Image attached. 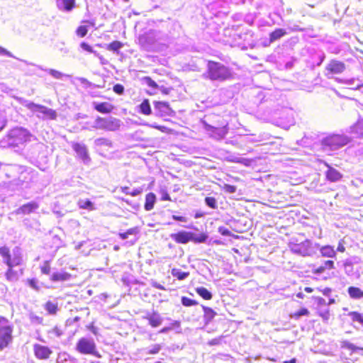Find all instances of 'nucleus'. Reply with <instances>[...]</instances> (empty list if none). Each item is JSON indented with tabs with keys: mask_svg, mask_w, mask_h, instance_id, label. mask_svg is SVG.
Instances as JSON below:
<instances>
[{
	"mask_svg": "<svg viewBox=\"0 0 363 363\" xmlns=\"http://www.w3.org/2000/svg\"><path fill=\"white\" fill-rule=\"evenodd\" d=\"M172 218L175 220L181 221V222H186L187 218L184 216H172Z\"/></svg>",
	"mask_w": 363,
	"mask_h": 363,
	"instance_id": "obj_56",
	"label": "nucleus"
},
{
	"mask_svg": "<svg viewBox=\"0 0 363 363\" xmlns=\"http://www.w3.org/2000/svg\"><path fill=\"white\" fill-rule=\"evenodd\" d=\"M121 125V120L116 118L112 116L106 118L97 117L94 121L93 128L108 131H116L120 128Z\"/></svg>",
	"mask_w": 363,
	"mask_h": 363,
	"instance_id": "obj_6",
	"label": "nucleus"
},
{
	"mask_svg": "<svg viewBox=\"0 0 363 363\" xmlns=\"http://www.w3.org/2000/svg\"><path fill=\"white\" fill-rule=\"evenodd\" d=\"M325 268L333 269L334 268V262L332 260H328L325 262Z\"/></svg>",
	"mask_w": 363,
	"mask_h": 363,
	"instance_id": "obj_57",
	"label": "nucleus"
},
{
	"mask_svg": "<svg viewBox=\"0 0 363 363\" xmlns=\"http://www.w3.org/2000/svg\"><path fill=\"white\" fill-rule=\"evenodd\" d=\"M13 326L9 320L0 316V351L6 348L13 341Z\"/></svg>",
	"mask_w": 363,
	"mask_h": 363,
	"instance_id": "obj_3",
	"label": "nucleus"
},
{
	"mask_svg": "<svg viewBox=\"0 0 363 363\" xmlns=\"http://www.w3.org/2000/svg\"><path fill=\"white\" fill-rule=\"evenodd\" d=\"M45 309L48 312L50 315L56 314L58 307L57 303L53 301H48L45 305Z\"/></svg>",
	"mask_w": 363,
	"mask_h": 363,
	"instance_id": "obj_29",
	"label": "nucleus"
},
{
	"mask_svg": "<svg viewBox=\"0 0 363 363\" xmlns=\"http://www.w3.org/2000/svg\"><path fill=\"white\" fill-rule=\"evenodd\" d=\"M39 208L37 202L32 201L23 205L16 211V214H30Z\"/></svg>",
	"mask_w": 363,
	"mask_h": 363,
	"instance_id": "obj_15",
	"label": "nucleus"
},
{
	"mask_svg": "<svg viewBox=\"0 0 363 363\" xmlns=\"http://www.w3.org/2000/svg\"><path fill=\"white\" fill-rule=\"evenodd\" d=\"M23 105L33 113H36V116L43 120H53L57 117L55 111L43 105L36 104L33 102H29L28 101H24Z\"/></svg>",
	"mask_w": 363,
	"mask_h": 363,
	"instance_id": "obj_4",
	"label": "nucleus"
},
{
	"mask_svg": "<svg viewBox=\"0 0 363 363\" xmlns=\"http://www.w3.org/2000/svg\"><path fill=\"white\" fill-rule=\"evenodd\" d=\"M128 235H135L138 233V229L137 228H133L126 231Z\"/></svg>",
	"mask_w": 363,
	"mask_h": 363,
	"instance_id": "obj_58",
	"label": "nucleus"
},
{
	"mask_svg": "<svg viewBox=\"0 0 363 363\" xmlns=\"http://www.w3.org/2000/svg\"><path fill=\"white\" fill-rule=\"evenodd\" d=\"M119 236L121 239L125 240L128 238L129 235H128V233L126 232H125V233H120Z\"/></svg>",
	"mask_w": 363,
	"mask_h": 363,
	"instance_id": "obj_64",
	"label": "nucleus"
},
{
	"mask_svg": "<svg viewBox=\"0 0 363 363\" xmlns=\"http://www.w3.org/2000/svg\"><path fill=\"white\" fill-rule=\"evenodd\" d=\"M145 83L150 87L156 88L157 86L155 82H154L151 78L150 77H145L144 79Z\"/></svg>",
	"mask_w": 363,
	"mask_h": 363,
	"instance_id": "obj_51",
	"label": "nucleus"
},
{
	"mask_svg": "<svg viewBox=\"0 0 363 363\" xmlns=\"http://www.w3.org/2000/svg\"><path fill=\"white\" fill-rule=\"evenodd\" d=\"M182 303L185 306H191L197 304V302L194 300H192L189 298L183 296L182 298Z\"/></svg>",
	"mask_w": 363,
	"mask_h": 363,
	"instance_id": "obj_41",
	"label": "nucleus"
},
{
	"mask_svg": "<svg viewBox=\"0 0 363 363\" xmlns=\"http://www.w3.org/2000/svg\"><path fill=\"white\" fill-rule=\"evenodd\" d=\"M354 318L356 320L359 321V323H363V318L359 313H354Z\"/></svg>",
	"mask_w": 363,
	"mask_h": 363,
	"instance_id": "obj_62",
	"label": "nucleus"
},
{
	"mask_svg": "<svg viewBox=\"0 0 363 363\" xmlns=\"http://www.w3.org/2000/svg\"><path fill=\"white\" fill-rule=\"evenodd\" d=\"M140 112L145 115H150L151 113V108L148 100H144L140 105Z\"/></svg>",
	"mask_w": 363,
	"mask_h": 363,
	"instance_id": "obj_31",
	"label": "nucleus"
},
{
	"mask_svg": "<svg viewBox=\"0 0 363 363\" xmlns=\"http://www.w3.org/2000/svg\"><path fill=\"white\" fill-rule=\"evenodd\" d=\"M155 108L158 112L160 116H172L174 114L173 110L166 102L156 101L155 102Z\"/></svg>",
	"mask_w": 363,
	"mask_h": 363,
	"instance_id": "obj_13",
	"label": "nucleus"
},
{
	"mask_svg": "<svg viewBox=\"0 0 363 363\" xmlns=\"http://www.w3.org/2000/svg\"><path fill=\"white\" fill-rule=\"evenodd\" d=\"M348 294L352 298H360L363 297V291L359 288L354 286L349 287Z\"/></svg>",
	"mask_w": 363,
	"mask_h": 363,
	"instance_id": "obj_26",
	"label": "nucleus"
},
{
	"mask_svg": "<svg viewBox=\"0 0 363 363\" xmlns=\"http://www.w3.org/2000/svg\"><path fill=\"white\" fill-rule=\"evenodd\" d=\"M349 133L354 134L356 137L363 138V120L359 119L355 124L350 126Z\"/></svg>",
	"mask_w": 363,
	"mask_h": 363,
	"instance_id": "obj_21",
	"label": "nucleus"
},
{
	"mask_svg": "<svg viewBox=\"0 0 363 363\" xmlns=\"http://www.w3.org/2000/svg\"><path fill=\"white\" fill-rule=\"evenodd\" d=\"M319 244L313 243L309 240H306L303 242L292 245L291 247V251L302 256H312L315 254Z\"/></svg>",
	"mask_w": 363,
	"mask_h": 363,
	"instance_id": "obj_7",
	"label": "nucleus"
},
{
	"mask_svg": "<svg viewBox=\"0 0 363 363\" xmlns=\"http://www.w3.org/2000/svg\"><path fill=\"white\" fill-rule=\"evenodd\" d=\"M72 275L65 271L55 272L51 274L50 280L52 281H65L70 279Z\"/></svg>",
	"mask_w": 363,
	"mask_h": 363,
	"instance_id": "obj_17",
	"label": "nucleus"
},
{
	"mask_svg": "<svg viewBox=\"0 0 363 363\" xmlns=\"http://www.w3.org/2000/svg\"><path fill=\"white\" fill-rule=\"evenodd\" d=\"M76 350L82 354H91L101 358V354L96 350V345L91 337H82L76 344Z\"/></svg>",
	"mask_w": 363,
	"mask_h": 363,
	"instance_id": "obj_5",
	"label": "nucleus"
},
{
	"mask_svg": "<svg viewBox=\"0 0 363 363\" xmlns=\"http://www.w3.org/2000/svg\"><path fill=\"white\" fill-rule=\"evenodd\" d=\"M325 176L328 180L332 182H336L340 181L342 175L337 169L332 167L328 166V169L325 172Z\"/></svg>",
	"mask_w": 363,
	"mask_h": 363,
	"instance_id": "obj_16",
	"label": "nucleus"
},
{
	"mask_svg": "<svg viewBox=\"0 0 363 363\" xmlns=\"http://www.w3.org/2000/svg\"><path fill=\"white\" fill-rule=\"evenodd\" d=\"M228 160L236 163H243L245 160L235 155H230L228 157Z\"/></svg>",
	"mask_w": 363,
	"mask_h": 363,
	"instance_id": "obj_46",
	"label": "nucleus"
},
{
	"mask_svg": "<svg viewBox=\"0 0 363 363\" xmlns=\"http://www.w3.org/2000/svg\"><path fill=\"white\" fill-rule=\"evenodd\" d=\"M0 255L3 257L4 263L6 264L7 262H9L11 255L9 249L7 247L4 246L0 247Z\"/></svg>",
	"mask_w": 363,
	"mask_h": 363,
	"instance_id": "obj_32",
	"label": "nucleus"
},
{
	"mask_svg": "<svg viewBox=\"0 0 363 363\" xmlns=\"http://www.w3.org/2000/svg\"><path fill=\"white\" fill-rule=\"evenodd\" d=\"M123 44L120 41H113L107 45V50L113 52H118L121 48H122Z\"/></svg>",
	"mask_w": 363,
	"mask_h": 363,
	"instance_id": "obj_33",
	"label": "nucleus"
},
{
	"mask_svg": "<svg viewBox=\"0 0 363 363\" xmlns=\"http://www.w3.org/2000/svg\"><path fill=\"white\" fill-rule=\"evenodd\" d=\"M45 70L55 79H61L63 76H65L63 73L53 69H47Z\"/></svg>",
	"mask_w": 363,
	"mask_h": 363,
	"instance_id": "obj_38",
	"label": "nucleus"
},
{
	"mask_svg": "<svg viewBox=\"0 0 363 363\" xmlns=\"http://www.w3.org/2000/svg\"><path fill=\"white\" fill-rule=\"evenodd\" d=\"M345 65L343 62L333 60L329 62L325 67V75L330 77V74H340L345 71Z\"/></svg>",
	"mask_w": 363,
	"mask_h": 363,
	"instance_id": "obj_10",
	"label": "nucleus"
},
{
	"mask_svg": "<svg viewBox=\"0 0 363 363\" xmlns=\"http://www.w3.org/2000/svg\"><path fill=\"white\" fill-rule=\"evenodd\" d=\"M320 250L321 255L325 257L333 258L336 256V251L331 245H325L318 248Z\"/></svg>",
	"mask_w": 363,
	"mask_h": 363,
	"instance_id": "obj_22",
	"label": "nucleus"
},
{
	"mask_svg": "<svg viewBox=\"0 0 363 363\" xmlns=\"http://www.w3.org/2000/svg\"><path fill=\"white\" fill-rule=\"evenodd\" d=\"M162 200L163 201H169L170 200V196L167 193V192H164L162 196Z\"/></svg>",
	"mask_w": 363,
	"mask_h": 363,
	"instance_id": "obj_63",
	"label": "nucleus"
},
{
	"mask_svg": "<svg viewBox=\"0 0 363 363\" xmlns=\"http://www.w3.org/2000/svg\"><path fill=\"white\" fill-rule=\"evenodd\" d=\"M294 123V118L291 116H289L287 118L286 121H281L279 125L281 126L283 128H288L291 125Z\"/></svg>",
	"mask_w": 363,
	"mask_h": 363,
	"instance_id": "obj_40",
	"label": "nucleus"
},
{
	"mask_svg": "<svg viewBox=\"0 0 363 363\" xmlns=\"http://www.w3.org/2000/svg\"><path fill=\"white\" fill-rule=\"evenodd\" d=\"M145 318L148 320L150 325L153 328L160 326L162 323V318L157 312L147 313Z\"/></svg>",
	"mask_w": 363,
	"mask_h": 363,
	"instance_id": "obj_19",
	"label": "nucleus"
},
{
	"mask_svg": "<svg viewBox=\"0 0 363 363\" xmlns=\"http://www.w3.org/2000/svg\"><path fill=\"white\" fill-rule=\"evenodd\" d=\"M0 55H7L9 57H13V56L11 54V52H10L9 51L6 50V49H4L2 47H0Z\"/></svg>",
	"mask_w": 363,
	"mask_h": 363,
	"instance_id": "obj_55",
	"label": "nucleus"
},
{
	"mask_svg": "<svg viewBox=\"0 0 363 363\" xmlns=\"http://www.w3.org/2000/svg\"><path fill=\"white\" fill-rule=\"evenodd\" d=\"M145 125H147V126L151 127V128H156L157 130H161L164 128V127H162V126H160V125H157L155 123H154V124L145 123Z\"/></svg>",
	"mask_w": 363,
	"mask_h": 363,
	"instance_id": "obj_60",
	"label": "nucleus"
},
{
	"mask_svg": "<svg viewBox=\"0 0 363 363\" xmlns=\"http://www.w3.org/2000/svg\"><path fill=\"white\" fill-rule=\"evenodd\" d=\"M309 313L308 311L306 308H303L298 311V315H306Z\"/></svg>",
	"mask_w": 363,
	"mask_h": 363,
	"instance_id": "obj_61",
	"label": "nucleus"
},
{
	"mask_svg": "<svg viewBox=\"0 0 363 363\" xmlns=\"http://www.w3.org/2000/svg\"><path fill=\"white\" fill-rule=\"evenodd\" d=\"M172 275L174 277L178 279L179 280H184L189 277V273L186 272H183L179 269L174 268L172 269Z\"/></svg>",
	"mask_w": 363,
	"mask_h": 363,
	"instance_id": "obj_28",
	"label": "nucleus"
},
{
	"mask_svg": "<svg viewBox=\"0 0 363 363\" xmlns=\"http://www.w3.org/2000/svg\"><path fill=\"white\" fill-rule=\"evenodd\" d=\"M155 200L156 196L153 193L147 194L145 197V209L146 211H151L154 207Z\"/></svg>",
	"mask_w": 363,
	"mask_h": 363,
	"instance_id": "obj_24",
	"label": "nucleus"
},
{
	"mask_svg": "<svg viewBox=\"0 0 363 363\" xmlns=\"http://www.w3.org/2000/svg\"><path fill=\"white\" fill-rule=\"evenodd\" d=\"M223 189L225 191L230 194H233L236 191V187L230 184H224Z\"/></svg>",
	"mask_w": 363,
	"mask_h": 363,
	"instance_id": "obj_49",
	"label": "nucleus"
},
{
	"mask_svg": "<svg viewBox=\"0 0 363 363\" xmlns=\"http://www.w3.org/2000/svg\"><path fill=\"white\" fill-rule=\"evenodd\" d=\"M113 90L115 93L121 95V94H123L124 92V87L123 85H121L120 84H117L113 86Z\"/></svg>",
	"mask_w": 363,
	"mask_h": 363,
	"instance_id": "obj_48",
	"label": "nucleus"
},
{
	"mask_svg": "<svg viewBox=\"0 0 363 363\" xmlns=\"http://www.w3.org/2000/svg\"><path fill=\"white\" fill-rule=\"evenodd\" d=\"M196 293L206 300H210L212 298L211 293L204 287H198L196 289Z\"/></svg>",
	"mask_w": 363,
	"mask_h": 363,
	"instance_id": "obj_30",
	"label": "nucleus"
},
{
	"mask_svg": "<svg viewBox=\"0 0 363 363\" xmlns=\"http://www.w3.org/2000/svg\"><path fill=\"white\" fill-rule=\"evenodd\" d=\"M66 356H67V354L66 353L59 354L57 359V362L62 363L63 362L66 361L67 360Z\"/></svg>",
	"mask_w": 363,
	"mask_h": 363,
	"instance_id": "obj_53",
	"label": "nucleus"
},
{
	"mask_svg": "<svg viewBox=\"0 0 363 363\" xmlns=\"http://www.w3.org/2000/svg\"><path fill=\"white\" fill-rule=\"evenodd\" d=\"M33 352L35 357L39 359H47L52 353V351L48 347L40 344L33 345Z\"/></svg>",
	"mask_w": 363,
	"mask_h": 363,
	"instance_id": "obj_12",
	"label": "nucleus"
},
{
	"mask_svg": "<svg viewBox=\"0 0 363 363\" xmlns=\"http://www.w3.org/2000/svg\"><path fill=\"white\" fill-rule=\"evenodd\" d=\"M170 237L177 243L186 244L189 241H194L195 242H203L206 240V237L201 235L199 237L191 232L180 231L177 233H172Z\"/></svg>",
	"mask_w": 363,
	"mask_h": 363,
	"instance_id": "obj_8",
	"label": "nucleus"
},
{
	"mask_svg": "<svg viewBox=\"0 0 363 363\" xmlns=\"http://www.w3.org/2000/svg\"><path fill=\"white\" fill-rule=\"evenodd\" d=\"M94 108L99 112L102 113H111L113 109V106L108 102L93 103Z\"/></svg>",
	"mask_w": 363,
	"mask_h": 363,
	"instance_id": "obj_20",
	"label": "nucleus"
},
{
	"mask_svg": "<svg viewBox=\"0 0 363 363\" xmlns=\"http://www.w3.org/2000/svg\"><path fill=\"white\" fill-rule=\"evenodd\" d=\"M160 350L161 346L158 344H155L150 348L149 351L147 352V354H157Z\"/></svg>",
	"mask_w": 363,
	"mask_h": 363,
	"instance_id": "obj_45",
	"label": "nucleus"
},
{
	"mask_svg": "<svg viewBox=\"0 0 363 363\" xmlns=\"http://www.w3.org/2000/svg\"><path fill=\"white\" fill-rule=\"evenodd\" d=\"M219 233H220L223 235H229L230 231L225 228H220Z\"/></svg>",
	"mask_w": 363,
	"mask_h": 363,
	"instance_id": "obj_59",
	"label": "nucleus"
},
{
	"mask_svg": "<svg viewBox=\"0 0 363 363\" xmlns=\"http://www.w3.org/2000/svg\"><path fill=\"white\" fill-rule=\"evenodd\" d=\"M203 77L211 81L223 82L228 79L231 76L230 70L220 62L209 61L207 70L203 74Z\"/></svg>",
	"mask_w": 363,
	"mask_h": 363,
	"instance_id": "obj_2",
	"label": "nucleus"
},
{
	"mask_svg": "<svg viewBox=\"0 0 363 363\" xmlns=\"http://www.w3.org/2000/svg\"><path fill=\"white\" fill-rule=\"evenodd\" d=\"M28 286L35 291H39L40 287L38 284V280L35 279H31L27 280Z\"/></svg>",
	"mask_w": 363,
	"mask_h": 363,
	"instance_id": "obj_43",
	"label": "nucleus"
},
{
	"mask_svg": "<svg viewBox=\"0 0 363 363\" xmlns=\"http://www.w3.org/2000/svg\"><path fill=\"white\" fill-rule=\"evenodd\" d=\"M203 309L204 311V320L207 324L216 316V313L212 308L206 306H203Z\"/></svg>",
	"mask_w": 363,
	"mask_h": 363,
	"instance_id": "obj_25",
	"label": "nucleus"
},
{
	"mask_svg": "<svg viewBox=\"0 0 363 363\" xmlns=\"http://www.w3.org/2000/svg\"><path fill=\"white\" fill-rule=\"evenodd\" d=\"M286 33V32L285 31V30H284L282 28L276 29L274 31H273L270 34V37H269L270 42H274L277 40H279V38H281V37L285 35Z\"/></svg>",
	"mask_w": 363,
	"mask_h": 363,
	"instance_id": "obj_27",
	"label": "nucleus"
},
{
	"mask_svg": "<svg viewBox=\"0 0 363 363\" xmlns=\"http://www.w3.org/2000/svg\"><path fill=\"white\" fill-rule=\"evenodd\" d=\"M21 262V258L19 256H14L13 258L10 257V260L6 263L9 267H13L14 266L19 265Z\"/></svg>",
	"mask_w": 363,
	"mask_h": 363,
	"instance_id": "obj_37",
	"label": "nucleus"
},
{
	"mask_svg": "<svg viewBox=\"0 0 363 363\" xmlns=\"http://www.w3.org/2000/svg\"><path fill=\"white\" fill-rule=\"evenodd\" d=\"M87 32H88V29H87L86 26H79L76 31L77 35H79L80 37L85 36L86 35Z\"/></svg>",
	"mask_w": 363,
	"mask_h": 363,
	"instance_id": "obj_44",
	"label": "nucleus"
},
{
	"mask_svg": "<svg viewBox=\"0 0 363 363\" xmlns=\"http://www.w3.org/2000/svg\"><path fill=\"white\" fill-rule=\"evenodd\" d=\"M73 149L77 154V155L83 160L86 164L90 162V157L88 154L86 147L80 143H75L73 145Z\"/></svg>",
	"mask_w": 363,
	"mask_h": 363,
	"instance_id": "obj_14",
	"label": "nucleus"
},
{
	"mask_svg": "<svg viewBox=\"0 0 363 363\" xmlns=\"http://www.w3.org/2000/svg\"><path fill=\"white\" fill-rule=\"evenodd\" d=\"M94 143L97 146L104 145L107 147H111L112 145V143L109 140L104 138H97L95 140Z\"/></svg>",
	"mask_w": 363,
	"mask_h": 363,
	"instance_id": "obj_36",
	"label": "nucleus"
},
{
	"mask_svg": "<svg viewBox=\"0 0 363 363\" xmlns=\"http://www.w3.org/2000/svg\"><path fill=\"white\" fill-rule=\"evenodd\" d=\"M220 342H221V337H219L211 340L208 342V345L211 346L217 345H219L220 343Z\"/></svg>",
	"mask_w": 363,
	"mask_h": 363,
	"instance_id": "obj_52",
	"label": "nucleus"
},
{
	"mask_svg": "<svg viewBox=\"0 0 363 363\" xmlns=\"http://www.w3.org/2000/svg\"><path fill=\"white\" fill-rule=\"evenodd\" d=\"M6 124V115L3 111H0V131L5 127Z\"/></svg>",
	"mask_w": 363,
	"mask_h": 363,
	"instance_id": "obj_47",
	"label": "nucleus"
},
{
	"mask_svg": "<svg viewBox=\"0 0 363 363\" xmlns=\"http://www.w3.org/2000/svg\"><path fill=\"white\" fill-rule=\"evenodd\" d=\"M205 129L207 132H208L211 137L216 140L223 139L228 133V128L226 126L216 128L205 123Z\"/></svg>",
	"mask_w": 363,
	"mask_h": 363,
	"instance_id": "obj_11",
	"label": "nucleus"
},
{
	"mask_svg": "<svg viewBox=\"0 0 363 363\" xmlns=\"http://www.w3.org/2000/svg\"><path fill=\"white\" fill-rule=\"evenodd\" d=\"M6 279L10 281H15L18 279L17 272L13 270L12 267H9V269L6 272Z\"/></svg>",
	"mask_w": 363,
	"mask_h": 363,
	"instance_id": "obj_34",
	"label": "nucleus"
},
{
	"mask_svg": "<svg viewBox=\"0 0 363 363\" xmlns=\"http://www.w3.org/2000/svg\"><path fill=\"white\" fill-rule=\"evenodd\" d=\"M337 251L340 252H344L345 251V247L344 246V242L342 240L339 242Z\"/></svg>",
	"mask_w": 363,
	"mask_h": 363,
	"instance_id": "obj_54",
	"label": "nucleus"
},
{
	"mask_svg": "<svg viewBox=\"0 0 363 363\" xmlns=\"http://www.w3.org/2000/svg\"><path fill=\"white\" fill-rule=\"evenodd\" d=\"M341 347L352 350V352H356L357 350H363V347H357L348 341L342 342Z\"/></svg>",
	"mask_w": 363,
	"mask_h": 363,
	"instance_id": "obj_35",
	"label": "nucleus"
},
{
	"mask_svg": "<svg viewBox=\"0 0 363 363\" xmlns=\"http://www.w3.org/2000/svg\"><path fill=\"white\" fill-rule=\"evenodd\" d=\"M206 204L211 208H217V202L215 198L213 197H206L205 199Z\"/></svg>",
	"mask_w": 363,
	"mask_h": 363,
	"instance_id": "obj_39",
	"label": "nucleus"
},
{
	"mask_svg": "<svg viewBox=\"0 0 363 363\" xmlns=\"http://www.w3.org/2000/svg\"><path fill=\"white\" fill-rule=\"evenodd\" d=\"M57 7L64 11H70L74 6L75 0H57Z\"/></svg>",
	"mask_w": 363,
	"mask_h": 363,
	"instance_id": "obj_18",
	"label": "nucleus"
},
{
	"mask_svg": "<svg viewBox=\"0 0 363 363\" xmlns=\"http://www.w3.org/2000/svg\"><path fill=\"white\" fill-rule=\"evenodd\" d=\"M41 272L44 274H50V265L48 261H45L43 264L40 267Z\"/></svg>",
	"mask_w": 363,
	"mask_h": 363,
	"instance_id": "obj_42",
	"label": "nucleus"
},
{
	"mask_svg": "<svg viewBox=\"0 0 363 363\" xmlns=\"http://www.w3.org/2000/svg\"><path fill=\"white\" fill-rule=\"evenodd\" d=\"M80 47L84 50H86L90 53H93L94 52V51L93 50L92 48L89 45L87 44L86 43H82L80 44Z\"/></svg>",
	"mask_w": 363,
	"mask_h": 363,
	"instance_id": "obj_50",
	"label": "nucleus"
},
{
	"mask_svg": "<svg viewBox=\"0 0 363 363\" xmlns=\"http://www.w3.org/2000/svg\"><path fill=\"white\" fill-rule=\"evenodd\" d=\"M31 137L32 135L28 130L23 128H15L11 130L0 141V145L2 147H21L30 141Z\"/></svg>",
	"mask_w": 363,
	"mask_h": 363,
	"instance_id": "obj_1",
	"label": "nucleus"
},
{
	"mask_svg": "<svg viewBox=\"0 0 363 363\" xmlns=\"http://www.w3.org/2000/svg\"><path fill=\"white\" fill-rule=\"evenodd\" d=\"M77 206L79 208L86 209L89 211H94L96 209L94 204L88 199H79L77 201Z\"/></svg>",
	"mask_w": 363,
	"mask_h": 363,
	"instance_id": "obj_23",
	"label": "nucleus"
},
{
	"mask_svg": "<svg viewBox=\"0 0 363 363\" xmlns=\"http://www.w3.org/2000/svg\"><path fill=\"white\" fill-rule=\"evenodd\" d=\"M350 141V139L345 135H332L325 138L323 144L325 146L329 147L331 150H337L340 147L347 145Z\"/></svg>",
	"mask_w": 363,
	"mask_h": 363,
	"instance_id": "obj_9",
	"label": "nucleus"
}]
</instances>
